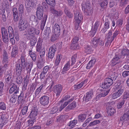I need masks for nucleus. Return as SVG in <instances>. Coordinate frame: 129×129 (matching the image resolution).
<instances>
[{
	"mask_svg": "<svg viewBox=\"0 0 129 129\" xmlns=\"http://www.w3.org/2000/svg\"><path fill=\"white\" fill-rule=\"evenodd\" d=\"M33 47L29 49L28 51L30 57L31 58L32 60L34 61H35L37 58V55L35 52H33L32 51Z\"/></svg>",
	"mask_w": 129,
	"mask_h": 129,
	"instance_id": "nucleus-23",
	"label": "nucleus"
},
{
	"mask_svg": "<svg viewBox=\"0 0 129 129\" xmlns=\"http://www.w3.org/2000/svg\"><path fill=\"white\" fill-rule=\"evenodd\" d=\"M123 20L122 19H118L116 22V24L118 26L120 27L123 24Z\"/></svg>",
	"mask_w": 129,
	"mask_h": 129,
	"instance_id": "nucleus-64",
	"label": "nucleus"
},
{
	"mask_svg": "<svg viewBox=\"0 0 129 129\" xmlns=\"http://www.w3.org/2000/svg\"><path fill=\"white\" fill-rule=\"evenodd\" d=\"M123 99V100L129 99V92H124Z\"/></svg>",
	"mask_w": 129,
	"mask_h": 129,
	"instance_id": "nucleus-57",
	"label": "nucleus"
},
{
	"mask_svg": "<svg viewBox=\"0 0 129 129\" xmlns=\"http://www.w3.org/2000/svg\"><path fill=\"white\" fill-rule=\"evenodd\" d=\"M65 12L67 16L69 18H72L73 16L72 13L67 10H65Z\"/></svg>",
	"mask_w": 129,
	"mask_h": 129,
	"instance_id": "nucleus-51",
	"label": "nucleus"
},
{
	"mask_svg": "<svg viewBox=\"0 0 129 129\" xmlns=\"http://www.w3.org/2000/svg\"><path fill=\"white\" fill-rule=\"evenodd\" d=\"M77 57V55H74L71 58V61L72 62L71 65H73L76 62V59Z\"/></svg>",
	"mask_w": 129,
	"mask_h": 129,
	"instance_id": "nucleus-55",
	"label": "nucleus"
},
{
	"mask_svg": "<svg viewBox=\"0 0 129 129\" xmlns=\"http://www.w3.org/2000/svg\"><path fill=\"white\" fill-rule=\"evenodd\" d=\"M119 31L118 30L115 31L113 34L112 37L111 38V41H113L114 39L119 34Z\"/></svg>",
	"mask_w": 129,
	"mask_h": 129,
	"instance_id": "nucleus-58",
	"label": "nucleus"
},
{
	"mask_svg": "<svg viewBox=\"0 0 129 129\" xmlns=\"http://www.w3.org/2000/svg\"><path fill=\"white\" fill-rule=\"evenodd\" d=\"M43 85L42 84L39 87L36 89L35 93V95L36 96H37L39 94L43 87Z\"/></svg>",
	"mask_w": 129,
	"mask_h": 129,
	"instance_id": "nucleus-44",
	"label": "nucleus"
},
{
	"mask_svg": "<svg viewBox=\"0 0 129 129\" xmlns=\"http://www.w3.org/2000/svg\"><path fill=\"white\" fill-rule=\"evenodd\" d=\"M6 106L5 104L3 102L0 103V109L4 110L6 109Z\"/></svg>",
	"mask_w": 129,
	"mask_h": 129,
	"instance_id": "nucleus-59",
	"label": "nucleus"
},
{
	"mask_svg": "<svg viewBox=\"0 0 129 129\" xmlns=\"http://www.w3.org/2000/svg\"><path fill=\"white\" fill-rule=\"evenodd\" d=\"M27 32L29 35L32 36H34L35 35H38L39 34L40 32L39 28L31 27L28 29Z\"/></svg>",
	"mask_w": 129,
	"mask_h": 129,
	"instance_id": "nucleus-8",
	"label": "nucleus"
},
{
	"mask_svg": "<svg viewBox=\"0 0 129 129\" xmlns=\"http://www.w3.org/2000/svg\"><path fill=\"white\" fill-rule=\"evenodd\" d=\"M82 10H84V14L87 16H88L91 14L92 8L91 4L88 1H86L83 3L81 4Z\"/></svg>",
	"mask_w": 129,
	"mask_h": 129,
	"instance_id": "nucleus-4",
	"label": "nucleus"
},
{
	"mask_svg": "<svg viewBox=\"0 0 129 129\" xmlns=\"http://www.w3.org/2000/svg\"><path fill=\"white\" fill-rule=\"evenodd\" d=\"M77 122V120H74L70 121V124L69 126L71 128L73 127Z\"/></svg>",
	"mask_w": 129,
	"mask_h": 129,
	"instance_id": "nucleus-46",
	"label": "nucleus"
},
{
	"mask_svg": "<svg viewBox=\"0 0 129 129\" xmlns=\"http://www.w3.org/2000/svg\"><path fill=\"white\" fill-rule=\"evenodd\" d=\"M12 76V73L8 71L4 74V78H5V82L6 83H9L10 82H11L12 80L11 79Z\"/></svg>",
	"mask_w": 129,
	"mask_h": 129,
	"instance_id": "nucleus-19",
	"label": "nucleus"
},
{
	"mask_svg": "<svg viewBox=\"0 0 129 129\" xmlns=\"http://www.w3.org/2000/svg\"><path fill=\"white\" fill-rule=\"evenodd\" d=\"M124 91V87L123 84L120 82H118L115 86V88L112 95V99H114L118 98L122 95Z\"/></svg>",
	"mask_w": 129,
	"mask_h": 129,
	"instance_id": "nucleus-1",
	"label": "nucleus"
},
{
	"mask_svg": "<svg viewBox=\"0 0 129 129\" xmlns=\"http://www.w3.org/2000/svg\"><path fill=\"white\" fill-rule=\"evenodd\" d=\"M84 51L87 54H90L92 52L90 45H87L84 47Z\"/></svg>",
	"mask_w": 129,
	"mask_h": 129,
	"instance_id": "nucleus-37",
	"label": "nucleus"
},
{
	"mask_svg": "<svg viewBox=\"0 0 129 129\" xmlns=\"http://www.w3.org/2000/svg\"><path fill=\"white\" fill-rule=\"evenodd\" d=\"M72 66V65L70 64V61H68L64 65L62 70L61 73L62 74L66 73L67 71L69 70Z\"/></svg>",
	"mask_w": 129,
	"mask_h": 129,
	"instance_id": "nucleus-13",
	"label": "nucleus"
},
{
	"mask_svg": "<svg viewBox=\"0 0 129 129\" xmlns=\"http://www.w3.org/2000/svg\"><path fill=\"white\" fill-rule=\"evenodd\" d=\"M120 62V58L115 55L112 60V64L113 66L119 63Z\"/></svg>",
	"mask_w": 129,
	"mask_h": 129,
	"instance_id": "nucleus-25",
	"label": "nucleus"
},
{
	"mask_svg": "<svg viewBox=\"0 0 129 129\" xmlns=\"http://www.w3.org/2000/svg\"><path fill=\"white\" fill-rule=\"evenodd\" d=\"M8 69V66L6 64H5L3 67H0V77L3 75V73L6 72Z\"/></svg>",
	"mask_w": 129,
	"mask_h": 129,
	"instance_id": "nucleus-30",
	"label": "nucleus"
},
{
	"mask_svg": "<svg viewBox=\"0 0 129 129\" xmlns=\"http://www.w3.org/2000/svg\"><path fill=\"white\" fill-rule=\"evenodd\" d=\"M29 19L31 21H34L36 22L37 24H38L39 23V21L38 19L35 15H31Z\"/></svg>",
	"mask_w": 129,
	"mask_h": 129,
	"instance_id": "nucleus-45",
	"label": "nucleus"
},
{
	"mask_svg": "<svg viewBox=\"0 0 129 129\" xmlns=\"http://www.w3.org/2000/svg\"><path fill=\"white\" fill-rule=\"evenodd\" d=\"M70 97V95L67 94L64 96L62 98V99L60 100V103L63 102L64 101H66L69 99Z\"/></svg>",
	"mask_w": 129,
	"mask_h": 129,
	"instance_id": "nucleus-62",
	"label": "nucleus"
},
{
	"mask_svg": "<svg viewBox=\"0 0 129 129\" xmlns=\"http://www.w3.org/2000/svg\"><path fill=\"white\" fill-rule=\"evenodd\" d=\"M21 66L23 68H25V61L24 57L23 56H21Z\"/></svg>",
	"mask_w": 129,
	"mask_h": 129,
	"instance_id": "nucleus-48",
	"label": "nucleus"
},
{
	"mask_svg": "<svg viewBox=\"0 0 129 129\" xmlns=\"http://www.w3.org/2000/svg\"><path fill=\"white\" fill-rule=\"evenodd\" d=\"M95 60L94 59H91L89 61L86 66V68L87 69H89L94 65Z\"/></svg>",
	"mask_w": 129,
	"mask_h": 129,
	"instance_id": "nucleus-32",
	"label": "nucleus"
},
{
	"mask_svg": "<svg viewBox=\"0 0 129 129\" xmlns=\"http://www.w3.org/2000/svg\"><path fill=\"white\" fill-rule=\"evenodd\" d=\"M29 25V23L25 19H21L19 20L18 27L21 31H23L26 29Z\"/></svg>",
	"mask_w": 129,
	"mask_h": 129,
	"instance_id": "nucleus-5",
	"label": "nucleus"
},
{
	"mask_svg": "<svg viewBox=\"0 0 129 129\" xmlns=\"http://www.w3.org/2000/svg\"><path fill=\"white\" fill-rule=\"evenodd\" d=\"M52 31L54 34L57 36H59L60 34V28L59 25L56 23L52 27Z\"/></svg>",
	"mask_w": 129,
	"mask_h": 129,
	"instance_id": "nucleus-14",
	"label": "nucleus"
},
{
	"mask_svg": "<svg viewBox=\"0 0 129 129\" xmlns=\"http://www.w3.org/2000/svg\"><path fill=\"white\" fill-rule=\"evenodd\" d=\"M125 121H129V110L124 113L122 116L120 118V122L122 123Z\"/></svg>",
	"mask_w": 129,
	"mask_h": 129,
	"instance_id": "nucleus-16",
	"label": "nucleus"
},
{
	"mask_svg": "<svg viewBox=\"0 0 129 129\" xmlns=\"http://www.w3.org/2000/svg\"><path fill=\"white\" fill-rule=\"evenodd\" d=\"M121 55L123 56H129V50L125 49H123L122 50Z\"/></svg>",
	"mask_w": 129,
	"mask_h": 129,
	"instance_id": "nucleus-40",
	"label": "nucleus"
},
{
	"mask_svg": "<svg viewBox=\"0 0 129 129\" xmlns=\"http://www.w3.org/2000/svg\"><path fill=\"white\" fill-rule=\"evenodd\" d=\"M74 18L73 23L75 26V28L76 30H78L82 23L83 18V16L79 12H77L74 14Z\"/></svg>",
	"mask_w": 129,
	"mask_h": 129,
	"instance_id": "nucleus-2",
	"label": "nucleus"
},
{
	"mask_svg": "<svg viewBox=\"0 0 129 129\" xmlns=\"http://www.w3.org/2000/svg\"><path fill=\"white\" fill-rule=\"evenodd\" d=\"M108 4V1L107 0H104L100 3L101 7L102 8H106Z\"/></svg>",
	"mask_w": 129,
	"mask_h": 129,
	"instance_id": "nucleus-41",
	"label": "nucleus"
},
{
	"mask_svg": "<svg viewBox=\"0 0 129 129\" xmlns=\"http://www.w3.org/2000/svg\"><path fill=\"white\" fill-rule=\"evenodd\" d=\"M79 45L78 43L72 42L71 46V48L72 50L76 49H78Z\"/></svg>",
	"mask_w": 129,
	"mask_h": 129,
	"instance_id": "nucleus-38",
	"label": "nucleus"
},
{
	"mask_svg": "<svg viewBox=\"0 0 129 129\" xmlns=\"http://www.w3.org/2000/svg\"><path fill=\"white\" fill-rule=\"evenodd\" d=\"M59 36H57L55 34H54L51 37V39L50 40L52 42H54L56 41L57 38V37Z\"/></svg>",
	"mask_w": 129,
	"mask_h": 129,
	"instance_id": "nucleus-60",
	"label": "nucleus"
},
{
	"mask_svg": "<svg viewBox=\"0 0 129 129\" xmlns=\"http://www.w3.org/2000/svg\"><path fill=\"white\" fill-rule=\"evenodd\" d=\"M62 57V56L61 55L59 54L57 55L55 63L56 66H58L59 65Z\"/></svg>",
	"mask_w": 129,
	"mask_h": 129,
	"instance_id": "nucleus-36",
	"label": "nucleus"
},
{
	"mask_svg": "<svg viewBox=\"0 0 129 129\" xmlns=\"http://www.w3.org/2000/svg\"><path fill=\"white\" fill-rule=\"evenodd\" d=\"M5 114L4 112H3L0 113V118L1 119V121L5 122Z\"/></svg>",
	"mask_w": 129,
	"mask_h": 129,
	"instance_id": "nucleus-54",
	"label": "nucleus"
},
{
	"mask_svg": "<svg viewBox=\"0 0 129 129\" xmlns=\"http://www.w3.org/2000/svg\"><path fill=\"white\" fill-rule=\"evenodd\" d=\"M43 42V39L41 38H39L37 44L36 46V51L37 52H39L42 50V43Z\"/></svg>",
	"mask_w": 129,
	"mask_h": 129,
	"instance_id": "nucleus-17",
	"label": "nucleus"
},
{
	"mask_svg": "<svg viewBox=\"0 0 129 129\" xmlns=\"http://www.w3.org/2000/svg\"><path fill=\"white\" fill-rule=\"evenodd\" d=\"M96 30L92 28L89 32V36L91 37H94L95 34Z\"/></svg>",
	"mask_w": 129,
	"mask_h": 129,
	"instance_id": "nucleus-53",
	"label": "nucleus"
},
{
	"mask_svg": "<svg viewBox=\"0 0 129 129\" xmlns=\"http://www.w3.org/2000/svg\"><path fill=\"white\" fill-rule=\"evenodd\" d=\"M1 33L2 35H8V34L7 30L5 27H2L1 28Z\"/></svg>",
	"mask_w": 129,
	"mask_h": 129,
	"instance_id": "nucleus-63",
	"label": "nucleus"
},
{
	"mask_svg": "<svg viewBox=\"0 0 129 129\" xmlns=\"http://www.w3.org/2000/svg\"><path fill=\"white\" fill-rule=\"evenodd\" d=\"M107 113L110 115H113L114 113L115 112V111L114 109L112 107L110 106L107 108Z\"/></svg>",
	"mask_w": 129,
	"mask_h": 129,
	"instance_id": "nucleus-31",
	"label": "nucleus"
},
{
	"mask_svg": "<svg viewBox=\"0 0 129 129\" xmlns=\"http://www.w3.org/2000/svg\"><path fill=\"white\" fill-rule=\"evenodd\" d=\"M51 11L52 14L56 16H60L62 15L63 13L62 11L60 10L56 11L54 9H53L51 10Z\"/></svg>",
	"mask_w": 129,
	"mask_h": 129,
	"instance_id": "nucleus-29",
	"label": "nucleus"
},
{
	"mask_svg": "<svg viewBox=\"0 0 129 129\" xmlns=\"http://www.w3.org/2000/svg\"><path fill=\"white\" fill-rule=\"evenodd\" d=\"M47 18V16L46 15H44L42 19L41 20L42 23L41 25V30L44 29V27Z\"/></svg>",
	"mask_w": 129,
	"mask_h": 129,
	"instance_id": "nucleus-26",
	"label": "nucleus"
},
{
	"mask_svg": "<svg viewBox=\"0 0 129 129\" xmlns=\"http://www.w3.org/2000/svg\"><path fill=\"white\" fill-rule=\"evenodd\" d=\"M100 122L101 121L100 120H95L90 123L88 125L89 126H92L96 125L97 124L100 123Z\"/></svg>",
	"mask_w": 129,
	"mask_h": 129,
	"instance_id": "nucleus-39",
	"label": "nucleus"
},
{
	"mask_svg": "<svg viewBox=\"0 0 129 129\" xmlns=\"http://www.w3.org/2000/svg\"><path fill=\"white\" fill-rule=\"evenodd\" d=\"M17 77L16 79V82L18 84H20L22 82L23 79L22 76L21 75L17 76Z\"/></svg>",
	"mask_w": 129,
	"mask_h": 129,
	"instance_id": "nucleus-47",
	"label": "nucleus"
},
{
	"mask_svg": "<svg viewBox=\"0 0 129 129\" xmlns=\"http://www.w3.org/2000/svg\"><path fill=\"white\" fill-rule=\"evenodd\" d=\"M17 99V97L14 94L12 95L10 99V102L11 103L14 104L16 102Z\"/></svg>",
	"mask_w": 129,
	"mask_h": 129,
	"instance_id": "nucleus-50",
	"label": "nucleus"
},
{
	"mask_svg": "<svg viewBox=\"0 0 129 129\" xmlns=\"http://www.w3.org/2000/svg\"><path fill=\"white\" fill-rule=\"evenodd\" d=\"M28 107L27 106L24 107L21 111V114L23 115H24L26 113L28 110Z\"/></svg>",
	"mask_w": 129,
	"mask_h": 129,
	"instance_id": "nucleus-56",
	"label": "nucleus"
},
{
	"mask_svg": "<svg viewBox=\"0 0 129 129\" xmlns=\"http://www.w3.org/2000/svg\"><path fill=\"white\" fill-rule=\"evenodd\" d=\"M86 115L85 114H81L78 116V121L79 122H83L86 118Z\"/></svg>",
	"mask_w": 129,
	"mask_h": 129,
	"instance_id": "nucleus-33",
	"label": "nucleus"
},
{
	"mask_svg": "<svg viewBox=\"0 0 129 129\" xmlns=\"http://www.w3.org/2000/svg\"><path fill=\"white\" fill-rule=\"evenodd\" d=\"M25 68H23L21 66L20 63H18L16 65V73L17 76H20L21 74L22 70L24 69Z\"/></svg>",
	"mask_w": 129,
	"mask_h": 129,
	"instance_id": "nucleus-21",
	"label": "nucleus"
},
{
	"mask_svg": "<svg viewBox=\"0 0 129 129\" xmlns=\"http://www.w3.org/2000/svg\"><path fill=\"white\" fill-rule=\"evenodd\" d=\"M3 62L5 64L7 65L8 67V65L9 64V56L7 51L5 50L3 52Z\"/></svg>",
	"mask_w": 129,
	"mask_h": 129,
	"instance_id": "nucleus-18",
	"label": "nucleus"
},
{
	"mask_svg": "<svg viewBox=\"0 0 129 129\" xmlns=\"http://www.w3.org/2000/svg\"><path fill=\"white\" fill-rule=\"evenodd\" d=\"M56 49V45L54 44L50 47L48 52L55 53Z\"/></svg>",
	"mask_w": 129,
	"mask_h": 129,
	"instance_id": "nucleus-42",
	"label": "nucleus"
},
{
	"mask_svg": "<svg viewBox=\"0 0 129 129\" xmlns=\"http://www.w3.org/2000/svg\"><path fill=\"white\" fill-rule=\"evenodd\" d=\"M74 98H72L69 99L67 102H65L64 104H61L60 107L58 109L57 107H54L52 108L50 111V113L52 114H54L56 112H58L61 111L68 104L74 100Z\"/></svg>",
	"mask_w": 129,
	"mask_h": 129,
	"instance_id": "nucleus-3",
	"label": "nucleus"
},
{
	"mask_svg": "<svg viewBox=\"0 0 129 129\" xmlns=\"http://www.w3.org/2000/svg\"><path fill=\"white\" fill-rule=\"evenodd\" d=\"M99 39L95 37H94L92 40L91 41V44L93 47H96L98 44Z\"/></svg>",
	"mask_w": 129,
	"mask_h": 129,
	"instance_id": "nucleus-35",
	"label": "nucleus"
},
{
	"mask_svg": "<svg viewBox=\"0 0 129 129\" xmlns=\"http://www.w3.org/2000/svg\"><path fill=\"white\" fill-rule=\"evenodd\" d=\"M19 90V88L17 87L16 85H14L10 88L9 93H10L12 94L14 92V94H16L18 93Z\"/></svg>",
	"mask_w": 129,
	"mask_h": 129,
	"instance_id": "nucleus-24",
	"label": "nucleus"
},
{
	"mask_svg": "<svg viewBox=\"0 0 129 129\" xmlns=\"http://www.w3.org/2000/svg\"><path fill=\"white\" fill-rule=\"evenodd\" d=\"M88 81L87 78L86 79L83 81L75 85L74 86V89L75 90L81 88L84 84L86 85Z\"/></svg>",
	"mask_w": 129,
	"mask_h": 129,
	"instance_id": "nucleus-20",
	"label": "nucleus"
},
{
	"mask_svg": "<svg viewBox=\"0 0 129 129\" xmlns=\"http://www.w3.org/2000/svg\"><path fill=\"white\" fill-rule=\"evenodd\" d=\"M24 94L22 92H21L20 95L18 96L17 100L18 104H23L24 101L23 97Z\"/></svg>",
	"mask_w": 129,
	"mask_h": 129,
	"instance_id": "nucleus-34",
	"label": "nucleus"
},
{
	"mask_svg": "<svg viewBox=\"0 0 129 129\" xmlns=\"http://www.w3.org/2000/svg\"><path fill=\"white\" fill-rule=\"evenodd\" d=\"M76 106L75 102L74 101L71 103L69 104L65 109V110L66 111H68L70 110L73 109Z\"/></svg>",
	"mask_w": 129,
	"mask_h": 129,
	"instance_id": "nucleus-22",
	"label": "nucleus"
},
{
	"mask_svg": "<svg viewBox=\"0 0 129 129\" xmlns=\"http://www.w3.org/2000/svg\"><path fill=\"white\" fill-rule=\"evenodd\" d=\"M113 82L112 79L107 78L104 82L102 84V88H109L113 84Z\"/></svg>",
	"mask_w": 129,
	"mask_h": 129,
	"instance_id": "nucleus-9",
	"label": "nucleus"
},
{
	"mask_svg": "<svg viewBox=\"0 0 129 129\" xmlns=\"http://www.w3.org/2000/svg\"><path fill=\"white\" fill-rule=\"evenodd\" d=\"M18 11L19 14H21L22 16L23 13V6L22 4H21L20 5L18 8Z\"/></svg>",
	"mask_w": 129,
	"mask_h": 129,
	"instance_id": "nucleus-49",
	"label": "nucleus"
},
{
	"mask_svg": "<svg viewBox=\"0 0 129 129\" xmlns=\"http://www.w3.org/2000/svg\"><path fill=\"white\" fill-rule=\"evenodd\" d=\"M36 0H25V6L27 8H33L36 5Z\"/></svg>",
	"mask_w": 129,
	"mask_h": 129,
	"instance_id": "nucleus-12",
	"label": "nucleus"
},
{
	"mask_svg": "<svg viewBox=\"0 0 129 129\" xmlns=\"http://www.w3.org/2000/svg\"><path fill=\"white\" fill-rule=\"evenodd\" d=\"M93 92L92 90L87 92L84 95L83 97V100L86 102H87L90 100L92 98L93 96Z\"/></svg>",
	"mask_w": 129,
	"mask_h": 129,
	"instance_id": "nucleus-10",
	"label": "nucleus"
},
{
	"mask_svg": "<svg viewBox=\"0 0 129 129\" xmlns=\"http://www.w3.org/2000/svg\"><path fill=\"white\" fill-rule=\"evenodd\" d=\"M38 113V109L36 108H33L31 110L28 116L30 118L36 119Z\"/></svg>",
	"mask_w": 129,
	"mask_h": 129,
	"instance_id": "nucleus-15",
	"label": "nucleus"
},
{
	"mask_svg": "<svg viewBox=\"0 0 129 129\" xmlns=\"http://www.w3.org/2000/svg\"><path fill=\"white\" fill-rule=\"evenodd\" d=\"M40 104L43 106H45L49 104V96L47 95H44L39 99Z\"/></svg>",
	"mask_w": 129,
	"mask_h": 129,
	"instance_id": "nucleus-6",
	"label": "nucleus"
},
{
	"mask_svg": "<svg viewBox=\"0 0 129 129\" xmlns=\"http://www.w3.org/2000/svg\"><path fill=\"white\" fill-rule=\"evenodd\" d=\"M46 3L52 6H54L55 4V0H45Z\"/></svg>",
	"mask_w": 129,
	"mask_h": 129,
	"instance_id": "nucleus-43",
	"label": "nucleus"
},
{
	"mask_svg": "<svg viewBox=\"0 0 129 129\" xmlns=\"http://www.w3.org/2000/svg\"><path fill=\"white\" fill-rule=\"evenodd\" d=\"M79 38L78 36H75L72 39L71 41V42L78 43V41L79 40Z\"/></svg>",
	"mask_w": 129,
	"mask_h": 129,
	"instance_id": "nucleus-61",
	"label": "nucleus"
},
{
	"mask_svg": "<svg viewBox=\"0 0 129 129\" xmlns=\"http://www.w3.org/2000/svg\"><path fill=\"white\" fill-rule=\"evenodd\" d=\"M44 13L43 8L42 6H39L38 8L36 13V15L37 19L40 20L42 18Z\"/></svg>",
	"mask_w": 129,
	"mask_h": 129,
	"instance_id": "nucleus-11",
	"label": "nucleus"
},
{
	"mask_svg": "<svg viewBox=\"0 0 129 129\" xmlns=\"http://www.w3.org/2000/svg\"><path fill=\"white\" fill-rule=\"evenodd\" d=\"M63 87V86L60 84L56 85L53 86V91L57 97H58L60 95Z\"/></svg>",
	"mask_w": 129,
	"mask_h": 129,
	"instance_id": "nucleus-7",
	"label": "nucleus"
},
{
	"mask_svg": "<svg viewBox=\"0 0 129 129\" xmlns=\"http://www.w3.org/2000/svg\"><path fill=\"white\" fill-rule=\"evenodd\" d=\"M125 102V101L123 100H122L120 101L117 104V108L118 109L121 108L124 104Z\"/></svg>",
	"mask_w": 129,
	"mask_h": 129,
	"instance_id": "nucleus-52",
	"label": "nucleus"
},
{
	"mask_svg": "<svg viewBox=\"0 0 129 129\" xmlns=\"http://www.w3.org/2000/svg\"><path fill=\"white\" fill-rule=\"evenodd\" d=\"M18 53V47L16 46H14L11 52V56L12 57H15Z\"/></svg>",
	"mask_w": 129,
	"mask_h": 129,
	"instance_id": "nucleus-27",
	"label": "nucleus"
},
{
	"mask_svg": "<svg viewBox=\"0 0 129 129\" xmlns=\"http://www.w3.org/2000/svg\"><path fill=\"white\" fill-rule=\"evenodd\" d=\"M33 66L32 62H30L27 64L26 65V70L27 71V75H29L31 68Z\"/></svg>",
	"mask_w": 129,
	"mask_h": 129,
	"instance_id": "nucleus-28",
	"label": "nucleus"
}]
</instances>
